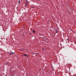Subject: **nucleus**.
<instances>
[{
  "label": "nucleus",
  "mask_w": 76,
  "mask_h": 76,
  "mask_svg": "<svg viewBox=\"0 0 76 76\" xmlns=\"http://www.w3.org/2000/svg\"><path fill=\"white\" fill-rule=\"evenodd\" d=\"M42 50H45V49L44 48H42Z\"/></svg>",
  "instance_id": "obj_9"
},
{
  "label": "nucleus",
  "mask_w": 76,
  "mask_h": 76,
  "mask_svg": "<svg viewBox=\"0 0 76 76\" xmlns=\"http://www.w3.org/2000/svg\"><path fill=\"white\" fill-rule=\"evenodd\" d=\"M68 39H67V40H68Z\"/></svg>",
  "instance_id": "obj_15"
},
{
  "label": "nucleus",
  "mask_w": 76,
  "mask_h": 76,
  "mask_svg": "<svg viewBox=\"0 0 76 76\" xmlns=\"http://www.w3.org/2000/svg\"><path fill=\"white\" fill-rule=\"evenodd\" d=\"M30 34H31V33H30Z\"/></svg>",
  "instance_id": "obj_12"
},
{
  "label": "nucleus",
  "mask_w": 76,
  "mask_h": 76,
  "mask_svg": "<svg viewBox=\"0 0 76 76\" xmlns=\"http://www.w3.org/2000/svg\"><path fill=\"white\" fill-rule=\"evenodd\" d=\"M33 32L34 33H35V31L34 30H33Z\"/></svg>",
  "instance_id": "obj_3"
},
{
  "label": "nucleus",
  "mask_w": 76,
  "mask_h": 76,
  "mask_svg": "<svg viewBox=\"0 0 76 76\" xmlns=\"http://www.w3.org/2000/svg\"><path fill=\"white\" fill-rule=\"evenodd\" d=\"M48 21H49H49H49V20H48Z\"/></svg>",
  "instance_id": "obj_11"
},
{
  "label": "nucleus",
  "mask_w": 76,
  "mask_h": 76,
  "mask_svg": "<svg viewBox=\"0 0 76 76\" xmlns=\"http://www.w3.org/2000/svg\"><path fill=\"white\" fill-rule=\"evenodd\" d=\"M23 56H26V55H24Z\"/></svg>",
  "instance_id": "obj_8"
},
{
  "label": "nucleus",
  "mask_w": 76,
  "mask_h": 76,
  "mask_svg": "<svg viewBox=\"0 0 76 76\" xmlns=\"http://www.w3.org/2000/svg\"><path fill=\"white\" fill-rule=\"evenodd\" d=\"M38 53H34V54H38Z\"/></svg>",
  "instance_id": "obj_5"
},
{
  "label": "nucleus",
  "mask_w": 76,
  "mask_h": 76,
  "mask_svg": "<svg viewBox=\"0 0 76 76\" xmlns=\"http://www.w3.org/2000/svg\"><path fill=\"white\" fill-rule=\"evenodd\" d=\"M23 55H22V57H23Z\"/></svg>",
  "instance_id": "obj_10"
},
{
  "label": "nucleus",
  "mask_w": 76,
  "mask_h": 76,
  "mask_svg": "<svg viewBox=\"0 0 76 76\" xmlns=\"http://www.w3.org/2000/svg\"><path fill=\"white\" fill-rule=\"evenodd\" d=\"M14 53H10V55H12V54H13Z\"/></svg>",
  "instance_id": "obj_2"
},
{
  "label": "nucleus",
  "mask_w": 76,
  "mask_h": 76,
  "mask_svg": "<svg viewBox=\"0 0 76 76\" xmlns=\"http://www.w3.org/2000/svg\"><path fill=\"white\" fill-rule=\"evenodd\" d=\"M26 56L27 57H28V56L27 55H26Z\"/></svg>",
  "instance_id": "obj_6"
},
{
  "label": "nucleus",
  "mask_w": 76,
  "mask_h": 76,
  "mask_svg": "<svg viewBox=\"0 0 76 76\" xmlns=\"http://www.w3.org/2000/svg\"><path fill=\"white\" fill-rule=\"evenodd\" d=\"M20 0L18 1V4H19L20 3Z\"/></svg>",
  "instance_id": "obj_4"
},
{
  "label": "nucleus",
  "mask_w": 76,
  "mask_h": 76,
  "mask_svg": "<svg viewBox=\"0 0 76 76\" xmlns=\"http://www.w3.org/2000/svg\"><path fill=\"white\" fill-rule=\"evenodd\" d=\"M75 76H76V75H75Z\"/></svg>",
  "instance_id": "obj_13"
},
{
  "label": "nucleus",
  "mask_w": 76,
  "mask_h": 76,
  "mask_svg": "<svg viewBox=\"0 0 76 76\" xmlns=\"http://www.w3.org/2000/svg\"><path fill=\"white\" fill-rule=\"evenodd\" d=\"M25 3H26V6L27 5H28V4L27 1H26L25 2Z\"/></svg>",
  "instance_id": "obj_1"
},
{
  "label": "nucleus",
  "mask_w": 76,
  "mask_h": 76,
  "mask_svg": "<svg viewBox=\"0 0 76 76\" xmlns=\"http://www.w3.org/2000/svg\"><path fill=\"white\" fill-rule=\"evenodd\" d=\"M26 56L27 57H28V56L27 55H26Z\"/></svg>",
  "instance_id": "obj_7"
},
{
  "label": "nucleus",
  "mask_w": 76,
  "mask_h": 76,
  "mask_svg": "<svg viewBox=\"0 0 76 76\" xmlns=\"http://www.w3.org/2000/svg\"><path fill=\"white\" fill-rule=\"evenodd\" d=\"M32 8H33V7H31Z\"/></svg>",
  "instance_id": "obj_14"
}]
</instances>
